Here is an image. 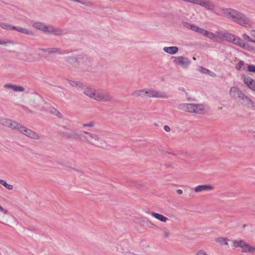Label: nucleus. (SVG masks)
Here are the masks:
<instances>
[{"label": "nucleus", "instance_id": "f257e3e1", "mask_svg": "<svg viewBox=\"0 0 255 255\" xmlns=\"http://www.w3.org/2000/svg\"><path fill=\"white\" fill-rule=\"evenodd\" d=\"M182 25L185 28L193 32L201 34L203 36L214 41L219 42L226 40L238 45L249 52H252L255 50L254 47L251 46L248 43L245 42L240 37L236 36L231 33L223 32L221 30H217L213 33L204 28L200 27L195 24L187 21H183Z\"/></svg>", "mask_w": 255, "mask_h": 255}, {"label": "nucleus", "instance_id": "f03ea898", "mask_svg": "<svg viewBox=\"0 0 255 255\" xmlns=\"http://www.w3.org/2000/svg\"><path fill=\"white\" fill-rule=\"evenodd\" d=\"M220 14L232 19L235 22L245 28H252L253 22L251 18L244 13L232 8H223Z\"/></svg>", "mask_w": 255, "mask_h": 255}, {"label": "nucleus", "instance_id": "7ed1b4c3", "mask_svg": "<svg viewBox=\"0 0 255 255\" xmlns=\"http://www.w3.org/2000/svg\"><path fill=\"white\" fill-rule=\"evenodd\" d=\"M80 140L98 146L103 144V140L99 134L87 131H84L82 134H80Z\"/></svg>", "mask_w": 255, "mask_h": 255}, {"label": "nucleus", "instance_id": "20e7f679", "mask_svg": "<svg viewBox=\"0 0 255 255\" xmlns=\"http://www.w3.org/2000/svg\"><path fill=\"white\" fill-rule=\"evenodd\" d=\"M8 215V210L0 205V223L10 227L15 226L17 225L16 220L13 216H10L8 219L7 216Z\"/></svg>", "mask_w": 255, "mask_h": 255}, {"label": "nucleus", "instance_id": "39448f33", "mask_svg": "<svg viewBox=\"0 0 255 255\" xmlns=\"http://www.w3.org/2000/svg\"><path fill=\"white\" fill-rule=\"evenodd\" d=\"M182 107L184 111L197 114H202L205 110V106L201 104H183Z\"/></svg>", "mask_w": 255, "mask_h": 255}, {"label": "nucleus", "instance_id": "423d86ee", "mask_svg": "<svg viewBox=\"0 0 255 255\" xmlns=\"http://www.w3.org/2000/svg\"><path fill=\"white\" fill-rule=\"evenodd\" d=\"M113 99L112 94L107 91L97 90L95 100L98 102H108Z\"/></svg>", "mask_w": 255, "mask_h": 255}, {"label": "nucleus", "instance_id": "0eeeda50", "mask_svg": "<svg viewBox=\"0 0 255 255\" xmlns=\"http://www.w3.org/2000/svg\"><path fill=\"white\" fill-rule=\"evenodd\" d=\"M145 94L148 98L166 99L168 97L166 92L156 91L152 89H145Z\"/></svg>", "mask_w": 255, "mask_h": 255}, {"label": "nucleus", "instance_id": "6e6552de", "mask_svg": "<svg viewBox=\"0 0 255 255\" xmlns=\"http://www.w3.org/2000/svg\"><path fill=\"white\" fill-rule=\"evenodd\" d=\"M173 63L182 68H186L190 64V60L187 57L178 56L172 57Z\"/></svg>", "mask_w": 255, "mask_h": 255}, {"label": "nucleus", "instance_id": "1a4fd4ad", "mask_svg": "<svg viewBox=\"0 0 255 255\" xmlns=\"http://www.w3.org/2000/svg\"><path fill=\"white\" fill-rule=\"evenodd\" d=\"M0 123L12 130H16L18 131L21 124L15 121H13L9 119H1L0 120Z\"/></svg>", "mask_w": 255, "mask_h": 255}, {"label": "nucleus", "instance_id": "9d476101", "mask_svg": "<svg viewBox=\"0 0 255 255\" xmlns=\"http://www.w3.org/2000/svg\"><path fill=\"white\" fill-rule=\"evenodd\" d=\"M18 131L22 134H24L32 139H40V135L38 133L32 130L31 129L22 126V125H21L20 127H19Z\"/></svg>", "mask_w": 255, "mask_h": 255}, {"label": "nucleus", "instance_id": "9b49d317", "mask_svg": "<svg viewBox=\"0 0 255 255\" xmlns=\"http://www.w3.org/2000/svg\"><path fill=\"white\" fill-rule=\"evenodd\" d=\"M197 5H199L206 8L208 10L213 11L216 7L215 4L208 0H198Z\"/></svg>", "mask_w": 255, "mask_h": 255}, {"label": "nucleus", "instance_id": "f8f14e48", "mask_svg": "<svg viewBox=\"0 0 255 255\" xmlns=\"http://www.w3.org/2000/svg\"><path fill=\"white\" fill-rule=\"evenodd\" d=\"M77 129H68L63 132V135L70 138H78L80 140V135L82 134Z\"/></svg>", "mask_w": 255, "mask_h": 255}, {"label": "nucleus", "instance_id": "ddd939ff", "mask_svg": "<svg viewBox=\"0 0 255 255\" xmlns=\"http://www.w3.org/2000/svg\"><path fill=\"white\" fill-rule=\"evenodd\" d=\"M244 93L242 91L236 86L231 87L229 91L230 96L234 99L240 100Z\"/></svg>", "mask_w": 255, "mask_h": 255}, {"label": "nucleus", "instance_id": "4468645a", "mask_svg": "<svg viewBox=\"0 0 255 255\" xmlns=\"http://www.w3.org/2000/svg\"><path fill=\"white\" fill-rule=\"evenodd\" d=\"M244 83L251 90L255 91V81L251 77L245 75H242Z\"/></svg>", "mask_w": 255, "mask_h": 255}, {"label": "nucleus", "instance_id": "2eb2a0df", "mask_svg": "<svg viewBox=\"0 0 255 255\" xmlns=\"http://www.w3.org/2000/svg\"><path fill=\"white\" fill-rule=\"evenodd\" d=\"M214 187L210 184H203L197 186L194 189V191L196 193L207 192L213 190Z\"/></svg>", "mask_w": 255, "mask_h": 255}, {"label": "nucleus", "instance_id": "dca6fc26", "mask_svg": "<svg viewBox=\"0 0 255 255\" xmlns=\"http://www.w3.org/2000/svg\"><path fill=\"white\" fill-rule=\"evenodd\" d=\"M49 25L41 22H35L32 24L34 28L46 33L48 32Z\"/></svg>", "mask_w": 255, "mask_h": 255}, {"label": "nucleus", "instance_id": "f3484780", "mask_svg": "<svg viewBox=\"0 0 255 255\" xmlns=\"http://www.w3.org/2000/svg\"><path fill=\"white\" fill-rule=\"evenodd\" d=\"M47 33L55 35H62L64 34V30L50 25Z\"/></svg>", "mask_w": 255, "mask_h": 255}, {"label": "nucleus", "instance_id": "a211bd4d", "mask_svg": "<svg viewBox=\"0 0 255 255\" xmlns=\"http://www.w3.org/2000/svg\"><path fill=\"white\" fill-rule=\"evenodd\" d=\"M97 90L91 87H88L85 88L84 90V94L91 99H95Z\"/></svg>", "mask_w": 255, "mask_h": 255}, {"label": "nucleus", "instance_id": "6ab92c4d", "mask_svg": "<svg viewBox=\"0 0 255 255\" xmlns=\"http://www.w3.org/2000/svg\"><path fill=\"white\" fill-rule=\"evenodd\" d=\"M240 100H242L243 103L248 107H253L254 106V103L253 101L244 93L240 99Z\"/></svg>", "mask_w": 255, "mask_h": 255}, {"label": "nucleus", "instance_id": "aec40b11", "mask_svg": "<svg viewBox=\"0 0 255 255\" xmlns=\"http://www.w3.org/2000/svg\"><path fill=\"white\" fill-rule=\"evenodd\" d=\"M150 215L153 218L162 223H166L169 220V219L164 215L154 212H152Z\"/></svg>", "mask_w": 255, "mask_h": 255}, {"label": "nucleus", "instance_id": "412c9836", "mask_svg": "<svg viewBox=\"0 0 255 255\" xmlns=\"http://www.w3.org/2000/svg\"><path fill=\"white\" fill-rule=\"evenodd\" d=\"M14 30H15L20 33H23V34H24L27 35H33V33H34L32 30L27 29V28H26L22 27L20 26H19V27L15 26V28H14Z\"/></svg>", "mask_w": 255, "mask_h": 255}, {"label": "nucleus", "instance_id": "4be33fe9", "mask_svg": "<svg viewBox=\"0 0 255 255\" xmlns=\"http://www.w3.org/2000/svg\"><path fill=\"white\" fill-rule=\"evenodd\" d=\"M77 59H78L79 66L81 64L89 62V59L88 56L83 53H80L77 55Z\"/></svg>", "mask_w": 255, "mask_h": 255}, {"label": "nucleus", "instance_id": "5701e85b", "mask_svg": "<svg viewBox=\"0 0 255 255\" xmlns=\"http://www.w3.org/2000/svg\"><path fill=\"white\" fill-rule=\"evenodd\" d=\"M66 61L69 64L75 67L79 66L78 59H77V57H74L72 56H67L66 58Z\"/></svg>", "mask_w": 255, "mask_h": 255}, {"label": "nucleus", "instance_id": "b1692460", "mask_svg": "<svg viewBox=\"0 0 255 255\" xmlns=\"http://www.w3.org/2000/svg\"><path fill=\"white\" fill-rule=\"evenodd\" d=\"M178 50V48L176 46L164 47L163 48V50L165 52L171 55L177 53Z\"/></svg>", "mask_w": 255, "mask_h": 255}, {"label": "nucleus", "instance_id": "393cba45", "mask_svg": "<svg viewBox=\"0 0 255 255\" xmlns=\"http://www.w3.org/2000/svg\"><path fill=\"white\" fill-rule=\"evenodd\" d=\"M68 83L71 86L75 87L78 90H81L83 88V84L79 81L69 80Z\"/></svg>", "mask_w": 255, "mask_h": 255}, {"label": "nucleus", "instance_id": "a878e982", "mask_svg": "<svg viewBox=\"0 0 255 255\" xmlns=\"http://www.w3.org/2000/svg\"><path fill=\"white\" fill-rule=\"evenodd\" d=\"M131 95L136 98L144 97L145 96V89L134 91L131 93Z\"/></svg>", "mask_w": 255, "mask_h": 255}, {"label": "nucleus", "instance_id": "bb28decb", "mask_svg": "<svg viewBox=\"0 0 255 255\" xmlns=\"http://www.w3.org/2000/svg\"><path fill=\"white\" fill-rule=\"evenodd\" d=\"M255 251V247L250 246L249 244L246 243L243 248L242 252L253 253Z\"/></svg>", "mask_w": 255, "mask_h": 255}, {"label": "nucleus", "instance_id": "cd10ccee", "mask_svg": "<svg viewBox=\"0 0 255 255\" xmlns=\"http://www.w3.org/2000/svg\"><path fill=\"white\" fill-rule=\"evenodd\" d=\"M233 246L235 247H240L242 249L243 248L245 244L246 243L243 240H235L232 241Z\"/></svg>", "mask_w": 255, "mask_h": 255}, {"label": "nucleus", "instance_id": "c85d7f7f", "mask_svg": "<svg viewBox=\"0 0 255 255\" xmlns=\"http://www.w3.org/2000/svg\"><path fill=\"white\" fill-rule=\"evenodd\" d=\"M0 26L5 30H14V28H15L14 26H12L8 23L2 22H0Z\"/></svg>", "mask_w": 255, "mask_h": 255}, {"label": "nucleus", "instance_id": "c756f323", "mask_svg": "<svg viewBox=\"0 0 255 255\" xmlns=\"http://www.w3.org/2000/svg\"><path fill=\"white\" fill-rule=\"evenodd\" d=\"M216 241L217 243L221 245H228V241H229V240L226 238L220 237L216 239Z\"/></svg>", "mask_w": 255, "mask_h": 255}, {"label": "nucleus", "instance_id": "7c9ffc66", "mask_svg": "<svg viewBox=\"0 0 255 255\" xmlns=\"http://www.w3.org/2000/svg\"><path fill=\"white\" fill-rule=\"evenodd\" d=\"M50 113L58 117V118L61 119L63 118L62 114L56 109L52 108L50 110Z\"/></svg>", "mask_w": 255, "mask_h": 255}, {"label": "nucleus", "instance_id": "2f4dec72", "mask_svg": "<svg viewBox=\"0 0 255 255\" xmlns=\"http://www.w3.org/2000/svg\"><path fill=\"white\" fill-rule=\"evenodd\" d=\"M58 53L62 54V51L61 49L57 47L49 48V54Z\"/></svg>", "mask_w": 255, "mask_h": 255}, {"label": "nucleus", "instance_id": "473e14b6", "mask_svg": "<svg viewBox=\"0 0 255 255\" xmlns=\"http://www.w3.org/2000/svg\"><path fill=\"white\" fill-rule=\"evenodd\" d=\"M96 125V123L94 121H89L87 123H84L82 124V126L84 128H93L95 127Z\"/></svg>", "mask_w": 255, "mask_h": 255}, {"label": "nucleus", "instance_id": "72a5a7b5", "mask_svg": "<svg viewBox=\"0 0 255 255\" xmlns=\"http://www.w3.org/2000/svg\"><path fill=\"white\" fill-rule=\"evenodd\" d=\"M139 220H140V224L142 226H145V225H148V223L150 224L151 225H153L150 221H149L145 217H141V218H140Z\"/></svg>", "mask_w": 255, "mask_h": 255}, {"label": "nucleus", "instance_id": "f704fd0d", "mask_svg": "<svg viewBox=\"0 0 255 255\" xmlns=\"http://www.w3.org/2000/svg\"><path fill=\"white\" fill-rule=\"evenodd\" d=\"M0 184H2L8 190H12L13 189V186L12 185L7 184L4 180L2 179H0Z\"/></svg>", "mask_w": 255, "mask_h": 255}, {"label": "nucleus", "instance_id": "c9c22d12", "mask_svg": "<svg viewBox=\"0 0 255 255\" xmlns=\"http://www.w3.org/2000/svg\"><path fill=\"white\" fill-rule=\"evenodd\" d=\"M24 90L25 89L23 86L14 85L13 91L16 92H24Z\"/></svg>", "mask_w": 255, "mask_h": 255}, {"label": "nucleus", "instance_id": "e433bc0d", "mask_svg": "<svg viewBox=\"0 0 255 255\" xmlns=\"http://www.w3.org/2000/svg\"><path fill=\"white\" fill-rule=\"evenodd\" d=\"M171 233L168 230H163L162 231V236L164 239H168L170 237Z\"/></svg>", "mask_w": 255, "mask_h": 255}, {"label": "nucleus", "instance_id": "4c0bfd02", "mask_svg": "<svg viewBox=\"0 0 255 255\" xmlns=\"http://www.w3.org/2000/svg\"><path fill=\"white\" fill-rule=\"evenodd\" d=\"M37 52L39 54L41 53L49 54V48H39L37 50Z\"/></svg>", "mask_w": 255, "mask_h": 255}, {"label": "nucleus", "instance_id": "58836bf2", "mask_svg": "<svg viewBox=\"0 0 255 255\" xmlns=\"http://www.w3.org/2000/svg\"><path fill=\"white\" fill-rule=\"evenodd\" d=\"M242 37L244 40L251 42L253 38H252L249 35L246 33H243L242 35Z\"/></svg>", "mask_w": 255, "mask_h": 255}, {"label": "nucleus", "instance_id": "ea45409f", "mask_svg": "<svg viewBox=\"0 0 255 255\" xmlns=\"http://www.w3.org/2000/svg\"><path fill=\"white\" fill-rule=\"evenodd\" d=\"M245 63L244 61L241 60L236 65V68L238 70H240L244 65Z\"/></svg>", "mask_w": 255, "mask_h": 255}, {"label": "nucleus", "instance_id": "a19ab883", "mask_svg": "<svg viewBox=\"0 0 255 255\" xmlns=\"http://www.w3.org/2000/svg\"><path fill=\"white\" fill-rule=\"evenodd\" d=\"M247 70L250 72L255 73V65L252 64L248 65Z\"/></svg>", "mask_w": 255, "mask_h": 255}, {"label": "nucleus", "instance_id": "79ce46f5", "mask_svg": "<svg viewBox=\"0 0 255 255\" xmlns=\"http://www.w3.org/2000/svg\"><path fill=\"white\" fill-rule=\"evenodd\" d=\"M198 71L202 73H207V72H209V70L206 69L203 67H199L198 68Z\"/></svg>", "mask_w": 255, "mask_h": 255}, {"label": "nucleus", "instance_id": "37998d69", "mask_svg": "<svg viewBox=\"0 0 255 255\" xmlns=\"http://www.w3.org/2000/svg\"><path fill=\"white\" fill-rule=\"evenodd\" d=\"M14 85L11 84H6L4 85V87L6 89H10L13 90Z\"/></svg>", "mask_w": 255, "mask_h": 255}, {"label": "nucleus", "instance_id": "c03bdc74", "mask_svg": "<svg viewBox=\"0 0 255 255\" xmlns=\"http://www.w3.org/2000/svg\"><path fill=\"white\" fill-rule=\"evenodd\" d=\"M11 43H12V42L9 40H0V45H5Z\"/></svg>", "mask_w": 255, "mask_h": 255}, {"label": "nucleus", "instance_id": "a18cd8bd", "mask_svg": "<svg viewBox=\"0 0 255 255\" xmlns=\"http://www.w3.org/2000/svg\"><path fill=\"white\" fill-rule=\"evenodd\" d=\"M164 129L167 131V132H169L170 131V128L167 126V125H165L164 126Z\"/></svg>", "mask_w": 255, "mask_h": 255}, {"label": "nucleus", "instance_id": "49530a36", "mask_svg": "<svg viewBox=\"0 0 255 255\" xmlns=\"http://www.w3.org/2000/svg\"><path fill=\"white\" fill-rule=\"evenodd\" d=\"M250 34L255 38V29H252L250 30Z\"/></svg>", "mask_w": 255, "mask_h": 255}, {"label": "nucleus", "instance_id": "de8ad7c7", "mask_svg": "<svg viewBox=\"0 0 255 255\" xmlns=\"http://www.w3.org/2000/svg\"><path fill=\"white\" fill-rule=\"evenodd\" d=\"M124 255H136L131 252H126L125 253Z\"/></svg>", "mask_w": 255, "mask_h": 255}, {"label": "nucleus", "instance_id": "09e8293b", "mask_svg": "<svg viewBox=\"0 0 255 255\" xmlns=\"http://www.w3.org/2000/svg\"><path fill=\"white\" fill-rule=\"evenodd\" d=\"M207 73L209 74L211 76H214L215 75V74L211 71L209 70V72H207Z\"/></svg>", "mask_w": 255, "mask_h": 255}, {"label": "nucleus", "instance_id": "8fccbe9b", "mask_svg": "<svg viewBox=\"0 0 255 255\" xmlns=\"http://www.w3.org/2000/svg\"><path fill=\"white\" fill-rule=\"evenodd\" d=\"M177 193L178 194H182V193H183V191L181 189H178L177 190Z\"/></svg>", "mask_w": 255, "mask_h": 255}, {"label": "nucleus", "instance_id": "3c124183", "mask_svg": "<svg viewBox=\"0 0 255 255\" xmlns=\"http://www.w3.org/2000/svg\"><path fill=\"white\" fill-rule=\"evenodd\" d=\"M251 42L255 44V40L253 39Z\"/></svg>", "mask_w": 255, "mask_h": 255}, {"label": "nucleus", "instance_id": "603ef678", "mask_svg": "<svg viewBox=\"0 0 255 255\" xmlns=\"http://www.w3.org/2000/svg\"><path fill=\"white\" fill-rule=\"evenodd\" d=\"M179 89H180V90L184 91V88H180Z\"/></svg>", "mask_w": 255, "mask_h": 255}, {"label": "nucleus", "instance_id": "864d4df0", "mask_svg": "<svg viewBox=\"0 0 255 255\" xmlns=\"http://www.w3.org/2000/svg\"><path fill=\"white\" fill-rule=\"evenodd\" d=\"M254 140L255 141V135L254 136Z\"/></svg>", "mask_w": 255, "mask_h": 255}]
</instances>
